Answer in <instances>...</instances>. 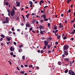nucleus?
I'll return each instance as SVG.
<instances>
[{
    "label": "nucleus",
    "mask_w": 75,
    "mask_h": 75,
    "mask_svg": "<svg viewBox=\"0 0 75 75\" xmlns=\"http://www.w3.org/2000/svg\"><path fill=\"white\" fill-rule=\"evenodd\" d=\"M15 10L13 9L12 10V11L11 12V16L12 17H13L14 16V15L15 14Z\"/></svg>",
    "instance_id": "f257e3e1"
},
{
    "label": "nucleus",
    "mask_w": 75,
    "mask_h": 75,
    "mask_svg": "<svg viewBox=\"0 0 75 75\" xmlns=\"http://www.w3.org/2000/svg\"><path fill=\"white\" fill-rule=\"evenodd\" d=\"M69 74L70 75L72 74V75H74V71H72L71 70H69Z\"/></svg>",
    "instance_id": "f03ea898"
},
{
    "label": "nucleus",
    "mask_w": 75,
    "mask_h": 75,
    "mask_svg": "<svg viewBox=\"0 0 75 75\" xmlns=\"http://www.w3.org/2000/svg\"><path fill=\"white\" fill-rule=\"evenodd\" d=\"M68 49V46L66 45L64 46L63 49L64 51H67Z\"/></svg>",
    "instance_id": "7ed1b4c3"
},
{
    "label": "nucleus",
    "mask_w": 75,
    "mask_h": 75,
    "mask_svg": "<svg viewBox=\"0 0 75 75\" xmlns=\"http://www.w3.org/2000/svg\"><path fill=\"white\" fill-rule=\"evenodd\" d=\"M64 54L65 55H68V53L67 52V51H64Z\"/></svg>",
    "instance_id": "20e7f679"
},
{
    "label": "nucleus",
    "mask_w": 75,
    "mask_h": 75,
    "mask_svg": "<svg viewBox=\"0 0 75 75\" xmlns=\"http://www.w3.org/2000/svg\"><path fill=\"white\" fill-rule=\"evenodd\" d=\"M16 4H17L16 6L17 7H19V6H20V2H16Z\"/></svg>",
    "instance_id": "39448f33"
},
{
    "label": "nucleus",
    "mask_w": 75,
    "mask_h": 75,
    "mask_svg": "<svg viewBox=\"0 0 75 75\" xmlns=\"http://www.w3.org/2000/svg\"><path fill=\"white\" fill-rule=\"evenodd\" d=\"M39 28L40 30H41V29H43V28H44V26L40 25L39 27Z\"/></svg>",
    "instance_id": "423d86ee"
},
{
    "label": "nucleus",
    "mask_w": 75,
    "mask_h": 75,
    "mask_svg": "<svg viewBox=\"0 0 75 75\" xmlns=\"http://www.w3.org/2000/svg\"><path fill=\"white\" fill-rule=\"evenodd\" d=\"M40 33L42 35L44 34V33H43V32H42V31L41 30H40Z\"/></svg>",
    "instance_id": "0eeeda50"
},
{
    "label": "nucleus",
    "mask_w": 75,
    "mask_h": 75,
    "mask_svg": "<svg viewBox=\"0 0 75 75\" xmlns=\"http://www.w3.org/2000/svg\"><path fill=\"white\" fill-rule=\"evenodd\" d=\"M48 43H49V42H48V41H44L45 44H47V45H48Z\"/></svg>",
    "instance_id": "6e6552de"
},
{
    "label": "nucleus",
    "mask_w": 75,
    "mask_h": 75,
    "mask_svg": "<svg viewBox=\"0 0 75 75\" xmlns=\"http://www.w3.org/2000/svg\"><path fill=\"white\" fill-rule=\"evenodd\" d=\"M42 17L44 18L45 19L46 18V17L45 16V15L44 14L42 16Z\"/></svg>",
    "instance_id": "1a4fd4ad"
},
{
    "label": "nucleus",
    "mask_w": 75,
    "mask_h": 75,
    "mask_svg": "<svg viewBox=\"0 0 75 75\" xmlns=\"http://www.w3.org/2000/svg\"><path fill=\"white\" fill-rule=\"evenodd\" d=\"M64 61H67L68 62H69V59H68V58H65L64 59Z\"/></svg>",
    "instance_id": "9d476101"
},
{
    "label": "nucleus",
    "mask_w": 75,
    "mask_h": 75,
    "mask_svg": "<svg viewBox=\"0 0 75 75\" xmlns=\"http://www.w3.org/2000/svg\"><path fill=\"white\" fill-rule=\"evenodd\" d=\"M35 21H35V20L34 19L33 20V21H32V24H34V23H35Z\"/></svg>",
    "instance_id": "9b49d317"
},
{
    "label": "nucleus",
    "mask_w": 75,
    "mask_h": 75,
    "mask_svg": "<svg viewBox=\"0 0 75 75\" xmlns=\"http://www.w3.org/2000/svg\"><path fill=\"white\" fill-rule=\"evenodd\" d=\"M7 40L8 41H10V40H11V39L10 38H8V37L7 38Z\"/></svg>",
    "instance_id": "f8f14e48"
},
{
    "label": "nucleus",
    "mask_w": 75,
    "mask_h": 75,
    "mask_svg": "<svg viewBox=\"0 0 75 75\" xmlns=\"http://www.w3.org/2000/svg\"><path fill=\"white\" fill-rule=\"evenodd\" d=\"M61 62H59L58 63V65H61Z\"/></svg>",
    "instance_id": "ddd939ff"
},
{
    "label": "nucleus",
    "mask_w": 75,
    "mask_h": 75,
    "mask_svg": "<svg viewBox=\"0 0 75 75\" xmlns=\"http://www.w3.org/2000/svg\"><path fill=\"white\" fill-rule=\"evenodd\" d=\"M60 37H61V35H58L57 36V38L58 40L60 38Z\"/></svg>",
    "instance_id": "4468645a"
},
{
    "label": "nucleus",
    "mask_w": 75,
    "mask_h": 75,
    "mask_svg": "<svg viewBox=\"0 0 75 75\" xmlns=\"http://www.w3.org/2000/svg\"><path fill=\"white\" fill-rule=\"evenodd\" d=\"M29 16H30V14H28L26 16V17L27 18H28V17Z\"/></svg>",
    "instance_id": "2eb2a0df"
},
{
    "label": "nucleus",
    "mask_w": 75,
    "mask_h": 75,
    "mask_svg": "<svg viewBox=\"0 0 75 75\" xmlns=\"http://www.w3.org/2000/svg\"><path fill=\"white\" fill-rule=\"evenodd\" d=\"M48 27L49 28H50V26L51 25V24H50V23H48Z\"/></svg>",
    "instance_id": "dca6fc26"
},
{
    "label": "nucleus",
    "mask_w": 75,
    "mask_h": 75,
    "mask_svg": "<svg viewBox=\"0 0 75 75\" xmlns=\"http://www.w3.org/2000/svg\"><path fill=\"white\" fill-rule=\"evenodd\" d=\"M7 22L6 21H4L2 22V23L3 24H7Z\"/></svg>",
    "instance_id": "f3484780"
},
{
    "label": "nucleus",
    "mask_w": 75,
    "mask_h": 75,
    "mask_svg": "<svg viewBox=\"0 0 75 75\" xmlns=\"http://www.w3.org/2000/svg\"><path fill=\"white\" fill-rule=\"evenodd\" d=\"M26 25L28 26V27H30V24L29 23H27Z\"/></svg>",
    "instance_id": "a211bd4d"
},
{
    "label": "nucleus",
    "mask_w": 75,
    "mask_h": 75,
    "mask_svg": "<svg viewBox=\"0 0 75 75\" xmlns=\"http://www.w3.org/2000/svg\"><path fill=\"white\" fill-rule=\"evenodd\" d=\"M29 3L30 5H33V2L31 1H29Z\"/></svg>",
    "instance_id": "6ab92c4d"
},
{
    "label": "nucleus",
    "mask_w": 75,
    "mask_h": 75,
    "mask_svg": "<svg viewBox=\"0 0 75 75\" xmlns=\"http://www.w3.org/2000/svg\"><path fill=\"white\" fill-rule=\"evenodd\" d=\"M54 30H57V27L54 26Z\"/></svg>",
    "instance_id": "aec40b11"
},
{
    "label": "nucleus",
    "mask_w": 75,
    "mask_h": 75,
    "mask_svg": "<svg viewBox=\"0 0 75 75\" xmlns=\"http://www.w3.org/2000/svg\"><path fill=\"white\" fill-rule=\"evenodd\" d=\"M10 50L11 51H13V47H11L10 49Z\"/></svg>",
    "instance_id": "412c9836"
},
{
    "label": "nucleus",
    "mask_w": 75,
    "mask_h": 75,
    "mask_svg": "<svg viewBox=\"0 0 75 75\" xmlns=\"http://www.w3.org/2000/svg\"><path fill=\"white\" fill-rule=\"evenodd\" d=\"M1 37H2L3 38H4V37H5V36L2 34L1 35Z\"/></svg>",
    "instance_id": "4be33fe9"
},
{
    "label": "nucleus",
    "mask_w": 75,
    "mask_h": 75,
    "mask_svg": "<svg viewBox=\"0 0 75 75\" xmlns=\"http://www.w3.org/2000/svg\"><path fill=\"white\" fill-rule=\"evenodd\" d=\"M5 4H6V6H8V5L9 4H8V2H6V3H5Z\"/></svg>",
    "instance_id": "5701e85b"
},
{
    "label": "nucleus",
    "mask_w": 75,
    "mask_h": 75,
    "mask_svg": "<svg viewBox=\"0 0 75 75\" xmlns=\"http://www.w3.org/2000/svg\"><path fill=\"white\" fill-rule=\"evenodd\" d=\"M9 21V20L8 19H6V21L7 23H8L9 22H8Z\"/></svg>",
    "instance_id": "b1692460"
},
{
    "label": "nucleus",
    "mask_w": 75,
    "mask_h": 75,
    "mask_svg": "<svg viewBox=\"0 0 75 75\" xmlns=\"http://www.w3.org/2000/svg\"><path fill=\"white\" fill-rule=\"evenodd\" d=\"M7 11L8 13H10V11L9 9H7Z\"/></svg>",
    "instance_id": "393cba45"
},
{
    "label": "nucleus",
    "mask_w": 75,
    "mask_h": 75,
    "mask_svg": "<svg viewBox=\"0 0 75 75\" xmlns=\"http://www.w3.org/2000/svg\"><path fill=\"white\" fill-rule=\"evenodd\" d=\"M67 21H68L67 20V19H65V23H67Z\"/></svg>",
    "instance_id": "a878e982"
},
{
    "label": "nucleus",
    "mask_w": 75,
    "mask_h": 75,
    "mask_svg": "<svg viewBox=\"0 0 75 75\" xmlns=\"http://www.w3.org/2000/svg\"><path fill=\"white\" fill-rule=\"evenodd\" d=\"M63 40H66V39H67V37L65 36H64V37L63 38Z\"/></svg>",
    "instance_id": "bb28decb"
},
{
    "label": "nucleus",
    "mask_w": 75,
    "mask_h": 75,
    "mask_svg": "<svg viewBox=\"0 0 75 75\" xmlns=\"http://www.w3.org/2000/svg\"><path fill=\"white\" fill-rule=\"evenodd\" d=\"M10 55H13V52H11L10 53Z\"/></svg>",
    "instance_id": "cd10ccee"
},
{
    "label": "nucleus",
    "mask_w": 75,
    "mask_h": 75,
    "mask_svg": "<svg viewBox=\"0 0 75 75\" xmlns=\"http://www.w3.org/2000/svg\"><path fill=\"white\" fill-rule=\"evenodd\" d=\"M22 58L23 59H25V57L24 56H23Z\"/></svg>",
    "instance_id": "c85d7f7f"
},
{
    "label": "nucleus",
    "mask_w": 75,
    "mask_h": 75,
    "mask_svg": "<svg viewBox=\"0 0 75 75\" xmlns=\"http://www.w3.org/2000/svg\"><path fill=\"white\" fill-rule=\"evenodd\" d=\"M44 22V20H40V23H43Z\"/></svg>",
    "instance_id": "c756f323"
},
{
    "label": "nucleus",
    "mask_w": 75,
    "mask_h": 75,
    "mask_svg": "<svg viewBox=\"0 0 75 75\" xmlns=\"http://www.w3.org/2000/svg\"><path fill=\"white\" fill-rule=\"evenodd\" d=\"M67 72H68V70L67 69H66L65 70V73H67Z\"/></svg>",
    "instance_id": "7c9ffc66"
},
{
    "label": "nucleus",
    "mask_w": 75,
    "mask_h": 75,
    "mask_svg": "<svg viewBox=\"0 0 75 75\" xmlns=\"http://www.w3.org/2000/svg\"><path fill=\"white\" fill-rule=\"evenodd\" d=\"M29 68H32L33 67L32 65H30L29 66Z\"/></svg>",
    "instance_id": "2f4dec72"
},
{
    "label": "nucleus",
    "mask_w": 75,
    "mask_h": 75,
    "mask_svg": "<svg viewBox=\"0 0 75 75\" xmlns=\"http://www.w3.org/2000/svg\"><path fill=\"white\" fill-rule=\"evenodd\" d=\"M29 30H30V31H32V30H33V28H30L29 29Z\"/></svg>",
    "instance_id": "473e14b6"
},
{
    "label": "nucleus",
    "mask_w": 75,
    "mask_h": 75,
    "mask_svg": "<svg viewBox=\"0 0 75 75\" xmlns=\"http://www.w3.org/2000/svg\"><path fill=\"white\" fill-rule=\"evenodd\" d=\"M58 30H56L55 31V34H56V33H57V32H58Z\"/></svg>",
    "instance_id": "72a5a7b5"
},
{
    "label": "nucleus",
    "mask_w": 75,
    "mask_h": 75,
    "mask_svg": "<svg viewBox=\"0 0 75 75\" xmlns=\"http://www.w3.org/2000/svg\"><path fill=\"white\" fill-rule=\"evenodd\" d=\"M69 12V13H71V9H69L68 11Z\"/></svg>",
    "instance_id": "f704fd0d"
},
{
    "label": "nucleus",
    "mask_w": 75,
    "mask_h": 75,
    "mask_svg": "<svg viewBox=\"0 0 75 75\" xmlns=\"http://www.w3.org/2000/svg\"><path fill=\"white\" fill-rule=\"evenodd\" d=\"M13 8H14V10H17V8H16V7H14V6H13Z\"/></svg>",
    "instance_id": "c9c22d12"
},
{
    "label": "nucleus",
    "mask_w": 75,
    "mask_h": 75,
    "mask_svg": "<svg viewBox=\"0 0 75 75\" xmlns=\"http://www.w3.org/2000/svg\"><path fill=\"white\" fill-rule=\"evenodd\" d=\"M63 27H64V26H63V25H62V26H59V28H62Z\"/></svg>",
    "instance_id": "e433bc0d"
},
{
    "label": "nucleus",
    "mask_w": 75,
    "mask_h": 75,
    "mask_svg": "<svg viewBox=\"0 0 75 75\" xmlns=\"http://www.w3.org/2000/svg\"><path fill=\"white\" fill-rule=\"evenodd\" d=\"M44 21H48V19H46L45 18V19H44Z\"/></svg>",
    "instance_id": "4c0bfd02"
},
{
    "label": "nucleus",
    "mask_w": 75,
    "mask_h": 75,
    "mask_svg": "<svg viewBox=\"0 0 75 75\" xmlns=\"http://www.w3.org/2000/svg\"><path fill=\"white\" fill-rule=\"evenodd\" d=\"M47 46H48L47 48H48L49 49V48H50V47H51L50 46V45H47Z\"/></svg>",
    "instance_id": "58836bf2"
},
{
    "label": "nucleus",
    "mask_w": 75,
    "mask_h": 75,
    "mask_svg": "<svg viewBox=\"0 0 75 75\" xmlns=\"http://www.w3.org/2000/svg\"><path fill=\"white\" fill-rule=\"evenodd\" d=\"M40 2V3H44V1L42 0Z\"/></svg>",
    "instance_id": "ea45409f"
},
{
    "label": "nucleus",
    "mask_w": 75,
    "mask_h": 75,
    "mask_svg": "<svg viewBox=\"0 0 75 75\" xmlns=\"http://www.w3.org/2000/svg\"><path fill=\"white\" fill-rule=\"evenodd\" d=\"M17 69L18 71H20V69L18 68V67H17Z\"/></svg>",
    "instance_id": "a19ab883"
},
{
    "label": "nucleus",
    "mask_w": 75,
    "mask_h": 75,
    "mask_svg": "<svg viewBox=\"0 0 75 75\" xmlns=\"http://www.w3.org/2000/svg\"><path fill=\"white\" fill-rule=\"evenodd\" d=\"M55 44H56V45H58V42H55Z\"/></svg>",
    "instance_id": "79ce46f5"
},
{
    "label": "nucleus",
    "mask_w": 75,
    "mask_h": 75,
    "mask_svg": "<svg viewBox=\"0 0 75 75\" xmlns=\"http://www.w3.org/2000/svg\"><path fill=\"white\" fill-rule=\"evenodd\" d=\"M61 16L62 17H64V14H62L61 15Z\"/></svg>",
    "instance_id": "37998d69"
},
{
    "label": "nucleus",
    "mask_w": 75,
    "mask_h": 75,
    "mask_svg": "<svg viewBox=\"0 0 75 75\" xmlns=\"http://www.w3.org/2000/svg\"><path fill=\"white\" fill-rule=\"evenodd\" d=\"M8 62H9V64H10V65H11L12 64H11V62H10V61H8Z\"/></svg>",
    "instance_id": "c03bdc74"
},
{
    "label": "nucleus",
    "mask_w": 75,
    "mask_h": 75,
    "mask_svg": "<svg viewBox=\"0 0 75 75\" xmlns=\"http://www.w3.org/2000/svg\"><path fill=\"white\" fill-rule=\"evenodd\" d=\"M13 44L14 45H16V42H13Z\"/></svg>",
    "instance_id": "a18cd8bd"
},
{
    "label": "nucleus",
    "mask_w": 75,
    "mask_h": 75,
    "mask_svg": "<svg viewBox=\"0 0 75 75\" xmlns=\"http://www.w3.org/2000/svg\"><path fill=\"white\" fill-rule=\"evenodd\" d=\"M71 34H75V32H74V31H73L72 32H71Z\"/></svg>",
    "instance_id": "49530a36"
},
{
    "label": "nucleus",
    "mask_w": 75,
    "mask_h": 75,
    "mask_svg": "<svg viewBox=\"0 0 75 75\" xmlns=\"http://www.w3.org/2000/svg\"><path fill=\"white\" fill-rule=\"evenodd\" d=\"M3 40V38H1L0 39V41H2Z\"/></svg>",
    "instance_id": "de8ad7c7"
},
{
    "label": "nucleus",
    "mask_w": 75,
    "mask_h": 75,
    "mask_svg": "<svg viewBox=\"0 0 75 75\" xmlns=\"http://www.w3.org/2000/svg\"><path fill=\"white\" fill-rule=\"evenodd\" d=\"M13 57H16V54H14L13 55Z\"/></svg>",
    "instance_id": "09e8293b"
},
{
    "label": "nucleus",
    "mask_w": 75,
    "mask_h": 75,
    "mask_svg": "<svg viewBox=\"0 0 75 75\" xmlns=\"http://www.w3.org/2000/svg\"><path fill=\"white\" fill-rule=\"evenodd\" d=\"M11 30L12 31H14V28H11Z\"/></svg>",
    "instance_id": "8fccbe9b"
},
{
    "label": "nucleus",
    "mask_w": 75,
    "mask_h": 75,
    "mask_svg": "<svg viewBox=\"0 0 75 75\" xmlns=\"http://www.w3.org/2000/svg\"><path fill=\"white\" fill-rule=\"evenodd\" d=\"M43 49H46V46H44V47H43Z\"/></svg>",
    "instance_id": "3c124183"
},
{
    "label": "nucleus",
    "mask_w": 75,
    "mask_h": 75,
    "mask_svg": "<svg viewBox=\"0 0 75 75\" xmlns=\"http://www.w3.org/2000/svg\"><path fill=\"white\" fill-rule=\"evenodd\" d=\"M51 39H52V38H49V40H51Z\"/></svg>",
    "instance_id": "603ef678"
},
{
    "label": "nucleus",
    "mask_w": 75,
    "mask_h": 75,
    "mask_svg": "<svg viewBox=\"0 0 75 75\" xmlns=\"http://www.w3.org/2000/svg\"><path fill=\"white\" fill-rule=\"evenodd\" d=\"M17 31L19 32L20 31V29H18L17 30Z\"/></svg>",
    "instance_id": "864d4df0"
},
{
    "label": "nucleus",
    "mask_w": 75,
    "mask_h": 75,
    "mask_svg": "<svg viewBox=\"0 0 75 75\" xmlns=\"http://www.w3.org/2000/svg\"><path fill=\"white\" fill-rule=\"evenodd\" d=\"M21 68H23L24 67V66L22 65H21Z\"/></svg>",
    "instance_id": "5fc2aeb1"
},
{
    "label": "nucleus",
    "mask_w": 75,
    "mask_h": 75,
    "mask_svg": "<svg viewBox=\"0 0 75 75\" xmlns=\"http://www.w3.org/2000/svg\"><path fill=\"white\" fill-rule=\"evenodd\" d=\"M51 52V50H49L48 52V53H49V54H50V53Z\"/></svg>",
    "instance_id": "6e6d98bb"
},
{
    "label": "nucleus",
    "mask_w": 75,
    "mask_h": 75,
    "mask_svg": "<svg viewBox=\"0 0 75 75\" xmlns=\"http://www.w3.org/2000/svg\"><path fill=\"white\" fill-rule=\"evenodd\" d=\"M24 66L25 67H28V65H25Z\"/></svg>",
    "instance_id": "4d7b16f0"
},
{
    "label": "nucleus",
    "mask_w": 75,
    "mask_h": 75,
    "mask_svg": "<svg viewBox=\"0 0 75 75\" xmlns=\"http://www.w3.org/2000/svg\"><path fill=\"white\" fill-rule=\"evenodd\" d=\"M38 53H40V50H39L38 51Z\"/></svg>",
    "instance_id": "13d9d810"
},
{
    "label": "nucleus",
    "mask_w": 75,
    "mask_h": 75,
    "mask_svg": "<svg viewBox=\"0 0 75 75\" xmlns=\"http://www.w3.org/2000/svg\"><path fill=\"white\" fill-rule=\"evenodd\" d=\"M21 73L22 74H23L24 73V72L21 71Z\"/></svg>",
    "instance_id": "bf43d9fd"
},
{
    "label": "nucleus",
    "mask_w": 75,
    "mask_h": 75,
    "mask_svg": "<svg viewBox=\"0 0 75 75\" xmlns=\"http://www.w3.org/2000/svg\"><path fill=\"white\" fill-rule=\"evenodd\" d=\"M36 24H38V23H39V22L38 21H36Z\"/></svg>",
    "instance_id": "052dcab7"
},
{
    "label": "nucleus",
    "mask_w": 75,
    "mask_h": 75,
    "mask_svg": "<svg viewBox=\"0 0 75 75\" xmlns=\"http://www.w3.org/2000/svg\"><path fill=\"white\" fill-rule=\"evenodd\" d=\"M69 1H70L68 0H67V3H69Z\"/></svg>",
    "instance_id": "680f3d73"
},
{
    "label": "nucleus",
    "mask_w": 75,
    "mask_h": 75,
    "mask_svg": "<svg viewBox=\"0 0 75 75\" xmlns=\"http://www.w3.org/2000/svg\"><path fill=\"white\" fill-rule=\"evenodd\" d=\"M21 25H22V26H23V25H24V24L23 23H21Z\"/></svg>",
    "instance_id": "e2e57ef3"
},
{
    "label": "nucleus",
    "mask_w": 75,
    "mask_h": 75,
    "mask_svg": "<svg viewBox=\"0 0 75 75\" xmlns=\"http://www.w3.org/2000/svg\"><path fill=\"white\" fill-rule=\"evenodd\" d=\"M13 35H15L16 34V33L15 32H13Z\"/></svg>",
    "instance_id": "0e129e2a"
},
{
    "label": "nucleus",
    "mask_w": 75,
    "mask_h": 75,
    "mask_svg": "<svg viewBox=\"0 0 75 75\" xmlns=\"http://www.w3.org/2000/svg\"><path fill=\"white\" fill-rule=\"evenodd\" d=\"M36 17H37V18H38L40 17V16H36Z\"/></svg>",
    "instance_id": "69168bd1"
},
{
    "label": "nucleus",
    "mask_w": 75,
    "mask_h": 75,
    "mask_svg": "<svg viewBox=\"0 0 75 75\" xmlns=\"http://www.w3.org/2000/svg\"><path fill=\"white\" fill-rule=\"evenodd\" d=\"M1 45H4V44L2 42L1 43Z\"/></svg>",
    "instance_id": "338daca9"
},
{
    "label": "nucleus",
    "mask_w": 75,
    "mask_h": 75,
    "mask_svg": "<svg viewBox=\"0 0 75 75\" xmlns=\"http://www.w3.org/2000/svg\"><path fill=\"white\" fill-rule=\"evenodd\" d=\"M74 21H71V23H74Z\"/></svg>",
    "instance_id": "774afa93"
}]
</instances>
